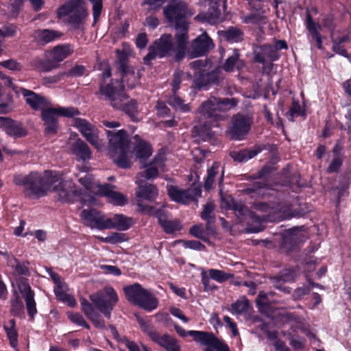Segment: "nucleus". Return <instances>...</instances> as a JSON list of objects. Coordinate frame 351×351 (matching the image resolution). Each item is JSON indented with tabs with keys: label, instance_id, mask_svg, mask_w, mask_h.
I'll return each mask as SVG.
<instances>
[{
	"label": "nucleus",
	"instance_id": "nucleus-42",
	"mask_svg": "<svg viewBox=\"0 0 351 351\" xmlns=\"http://www.w3.org/2000/svg\"><path fill=\"white\" fill-rule=\"evenodd\" d=\"M96 238L101 242L110 244L120 243L127 241L128 239L127 236L125 234L119 232H112L106 237L97 236Z\"/></svg>",
	"mask_w": 351,
	"mask_h": 351
},
{
	"label": "nucleus",
	"instance_id": "nucleus-3",
	"mask_svg": "<svg viewBox=\"0 0 351 351\" xmlns=\"http://www.w3.org/2000/svg\"><path fill=\"white\" fill-rule=\"evenodd\" d=\"M237 104V101L234 98L221 99L215 97L203 102L197 110L198 123L194 126L197 135L212 137L211 128L217 127L218 121L225 118V112Z\"/></svg>",
	"mask_w": 351,
	"mask_h": 351
},
{
	"label": "nucleus",
	"instance_id": "nucleus-11",
	"mask_svg": "<svg viewBox=\"0 0 351 351\" xmlns=\"http://www.w3.org/2000/svg\"><path fill=\"white\" fill-rule=\"evenodd\" d=\"M136 320L143 331L146 332L150 339L166 351H181L179 341L168 334H160L149 328V323L138 315H136Z\"/></svg>",
	"mask_w": 351,
	"mask_h": 351
},
{
	"label": "nucleus",
	"instance_id": "nucleus-19",
	"mask_svg": "<svg viewBox=\"0 0 351 351\" xmlns=\"http://www.w3.org/2000/svg\"><path fill=\"white\" fill-rule=\"evenodd\" d=\"M80 216L85 226L91 229L104 230L106 216L101 213L95 209H84Z\"/></svg>",
	"mask_w": 351,
	"mask_h": 351
},
{
	"label": "nucleus",
	"instance_id": "nucleus-56",
	"mask_svg": "<svg viewBox=\"0 0 351 351\" xmlns=\"http://www.w3.org/2000/svg\"><path fill=\"white\" fill-rule=\"evenodd\" d=\"M16 27L13 25H4L0 28V38L12 37L15 35Z\"/></svg>",
	"mask_w": 351,
	"mask_h": 351
},
{
	"label": "nucleus",
	"instance_id": "nucleus-28",
	"mask_svg": "<svg viewBox=\"0 0 351 351\" xmlns=\"http://www.w3.org/2000/svg\"><path fill=\"white\" fill-rule=\"evenodd\" d=\"M282 236L283 245L294 246L304 241L306 234L302 228H294L285 230Z\"/></svg>",
	"mask_w": 351,
	"mask_h": 351
},
{
	"label": "nucleus",
	"instance_id": "nucleus-62",
	"mask_svg": "<svg viewBox=\"0 0 351 351\" xmlns=\"http://www.w3.org/2000/svg\"><path fill=\"white\" fill-rule=\"evenodd\" d=\"M190 233L197 238L203 239L204 231L202 225H195L192 226L190 229Z\"/></svg>",
	"mask_w": 351,
	"mask_h": 351
},
{
	"label": "nucleus",
	"instance_id": "nucleus-34",
	"mask_svg": "<svg viewBox=\"0 0 351 351\" xmlns=\"http://www.w3.org/2000/svg\"><path fill=\"white\" fill-rule=\"evenodd\" d=\"M295 273L293 271L290 269H286L280 275L272 277L271 280L274 286L276 289H280L285 293H289V289L288 287H283L282 284L284 282L293 281L295 278Z\"/></svg>",
	"mask_w": 351,
	"mask_h": 351
},
{
	"label": "nucleus",
	"instance_id": "nucleus-13",
	"mask_svg": "<svg viewBox=\"0 0 351 351\" xmlns=\"http://www.w3.org/2000/svg\"><path fill=\"white\" fill-rule=\"evenodd\" d=\"M73 47L69 44L59 45L45 53L46 62H40V69L49 71L58 66V64L71 55Z\"/></svg>",
	"mask_w": 351,
	"mask_h": 351
},
{
	"label": "nucleus",
	"instance_id": "nucleus-26",
	"mask_svg": "<svg viewBox=\"0 0 351 351\" xmlns=\"http://www.w3.org/2000/svg\"><path fill=\"white\" fill-rule=\"evenodd\" d=\"M138 189L136 191L137 197L141 199L138 200L137 204L139 202H143V204H148L150 206H155L156 202L152 203L158 196V190L156 186L152 184H138ZM157 203H159L157 202ZM160 203H162V202Z\"/></svg>",
	"mask_w": 351,
	"mask_h": 351
},
{
	"label": "nucleus",
	"instance_id": "nucleus-14",
	"mask_svg": "<svg viewBox=\"0 0 351 351\" xmlns=\"http://www.w3.org/2000/svg\"><path fill=\"white\" fill-rule=\"evenodd\" d=\"M73 126L77 129L86 140L97 149L101 150L104 147L102 141L99 137L97 128L86 119L75 118L73 120Z\"/></svg>",
	"mask_w": 351,
	"mask_h": 351
},
{
	"label": "nucleus",
	"instance_id": "nucleus-51",
	"mask_svg": "<svg viewBox=\"0 0 351 351\" xmlns=\"http://www.w3.org/2000/svg\"><path fill=\"white\" fill-rule=\"evenodd\" d=\"M68 317L70 320L78 326H83L87 329H89V325L86 322L83 316L77 313H69Z\"/></svg>",
	"mask_w": 351,
	"mask_h": 351
},
{
	"label": "nucleus",
	"instance_id": "nucleus-58",
	"mask_svg": "<svg viewBox=\"0 0 351 351\" xmlns=\"http://www.w3.org/2000/svg\"><path fill=\"white\" fill-rule=\"evenodd\" d=\"M135 76L136 77V81H134V77L131 75H128V76L125 77L124 73H122L123 82H126L129 88H133L136 86V84L138 82V79L140 78L141 75L139 71H138L136 73L135 72Z\"/></svg>",
	"mask_w": 351,
	"mask_h": 351
},
{
	"label": "nucleus",
	"instance_id": "nucleus-59",
	"mask_svg": "<svg viewBox=\"0 0 351 351\" xmlns=\"http://www.w3.org/2000/svg\"><path fill=\"white\" fill-rule=\"evenodd\" d=\"M346 40H347V37L343 36V37L341 38L339 43H337L336 42H334V43H333L334 51H335L337 53H338L341 56H345V57L348 56V53H347L346 50L343 48V47L341 45V43L345 42Z\"/></svg>",
	"mask_w": 351,
	"mask_h": 351
},
{
	"label": "nucleus",
	"instance_id": "nucleus-1",
	"mask_svg": "<svg viewBox=\"0 0 351 351\" xmlns=\"http://www.w3.org/2000/svg\"><path fill=\"white\" fill-rule=\"evenodd\" d=\"M13 182L16 185L24 186L25 195L30 198L41 197L49 192L57 191L62 202L82 200L81 190H78L71 180H64L58 171L31 172L27 176L19 174L14 176Z\"/></svg>",
	"mask_w": 351,
	"mask_h": 351
},
{
	"label": "nucleus",
	"instance_id": "nucleus-7",
	"mask_svg": "<svg viewBox=\"0 0 351 351\" xmlns=\"http://www.w3.org/2000/svg\"><path fill=\"white\" fill-rule=\"evenodd\" d=\"M109 142V152L114 162L121 168H129L132 165V154L129 149V138L124 130L115 133L106 131Z\"/></svg>",
	"mask_w": 351,
	"mask_h": 351
},
{
	"label": "nucleus",
	"instance_id": "nucleus-33",
	"mask_svg": "<svg viewBox=\"0 0 351 351\" xmlns=\"http://www.w3.org/2000/svg\"><path fill=\"white\" fill-rule=\"evenodd\" d=\"M72 153L83 161L92 157V152L88 145L80 138H77L71 145Z\"/></svg>",
	"mask_w": 351,
	"mask_h": 351
},
{
	"label": "nucleus",
	"instance_id": "nucleus-6",
	"mask_svg": "<svg viewBox=\"0 0 351 351\" xmlns=\"http://www.w3.org/2000/svg\"><path fill=\"white\" fill-rule=\"evenodd\" d=\"M93 4V14L95 23L100 16L103 4L102 0H88ZM58 17L68 16V22L77 27L87 16V9L84 0H70L62 5L58 10Z\"/></svg>",
	"mask_w": 351,
	"mask_h": 351
},
{
	"label": "nucleus",
	"instance_id": "nucleus-2",
	"mask_svg": "<svg viewBox=\"0 0 351 351\" xmlns=\"http://www.w3.org/2000/svg\"><path fill=\"white\" fill-rule=\"evenodd\" d=\"M221 206L226 210H232L241 222L250 223V221L258 222L257 228L251 230V232H258L263 230L261 225L262 221H278L293 217L291 208L285 203L279 202H256L254 204V208L263 213L258 215L250 211L242 204L235 202L231 197H221Z\"/></svg>",
	"mask_w": 351,
	"mask_h": 351
},
{
	"label": "nucleus",
	"instance_id": "nucleus-43",
	"mask_svg": "<svg viewBox=\"0 0 351 351\" xmlns=\"http://www.w3.org/2000/svg\"><path fill=\"white\" fill-rule=\"evenodd\" d=\"M306 27L311 34L312 38L316 41L317 48L321 49L322 47V41L321 36L317 31V27L320 28V26L315 24L310 16H308Z\"/></svg>",
	"mask_w": 351,
	"mask_h": 351
},
{
	"label": "nucleus",
	"instance_id": "nucleus-16",
	"mask_svg": "<svg viewBox=\"0 0 351 351\" xmlns=\"http://www.w3.org/2000/svg\"><path fill=\"white\" fill-rule=\"evenodd\" d=\"M167 191L171 200L183 204L195 200L202 193L197 187L182 189L176 186H168Z\"/></svg>",
	"mask_w": 351,
	"mask_h": 351
},
{
	"label": "nucleus",
	"instance_id": "nucleus-9",
	"mask_svg": "<svg viewBox=\"0 0 351 351\" xmlns=\"http://www.w3.org/2000/svg\"><path fill=\"white\" fill-rule=\"evenodd\" d=\"M79 182L90 192H94L95 188L97 187L99 194L106 197L114 205L123 206L127 202V199L123 195L114 190V186L107 184H97L93 182V177L90 173H86L84 176L80 178Z\"/></svg>",
	"mask_w": 351,
	"mask_h": 351
},
{
	"label": "nucleus",
	"instance_id": "nucleus-37",
	"mask_svg": "<svg viewBox=\"0 0 351 351\" xmlns=\"http://www.w3.org/2000/svg\"><path fill=\"white\" fill-rule=\"evenodd\" d=\"M3 328L6 332L10 344L16 351L18 349V332L16 329V322L12 319L3 324Z\"/></svg>",
	"mask_w": 351,
	"mask_h": 351
},
{
	"label": "nucleus",
	"instance_id": "nucleus-45",
	"mask_svg": "<svg viewBox=\"0 0 351 351\" xmlns=\"http://www.w3.org/2000/svg\"><path fill=\"white\" fill-rule=\"evenodd\" d=\"M247 307L248 301L245 298H242L232 304L230 311L233 315H241L246 311Z\"/></svg>",
	"mask_w": 351,
	"mask_h": 351
},
{
	"label": "nucleus",
	"instance_id": "nucleus-53",
	"mask_svg": "<svg viewBox=\"0 0 351 351\" xmlns=\"http://www.w3.org/2000/svg\"><path fill=\"white\" fill-rule=\"evenodd\" d=\"M18 287L19 291L23 295L24 298H25L27 295L28 296L34 295L26 279H21L19 283Z\"/></svg>",
	"mask_w": 351,
	"mask_h": 351
},
{
	"label": "nucleus",
	"instance_id": "nucleus-52",
	"mask_svg": "<svg viewBox=\"0 0 351 351\" xmlns=\"http://www.w3.org/2000/svg\"><path fill=\"white\" fill-rule=\"evenodd\" d=\"M23 304L18 296L12 300V312L14 315L19 316L23 314Z\"/></svg>",
	"mask_w": 351,
	"mask_h": 351
},
{
	"label": "nucleus",
	"instance_id": "nucleus-22",
	"mask_svg": "<svg viewBox=\"0 0 351 351\" xmlns=\"http://www.w3.org/2000/svg\"><path fill=\"white\" fill-rule=\"evenodd\" d=\"M213 47L214 45L211 38L206 33H203L192 42L191 48L193 51L190 54V58H193L204 56Z\"/></svg>",
	"mask_w": 351,
	"mask_h": 351
},
{
	"label": "nucleus",
	"instance_id": "nucleus-50",
	"mask_svg": "<svg viewBox=\"0 0 351 351\" xmlns=\"http://www.w3.org/2000/svg\"><path fill=\"white\" fill-rule=\"evenodd\" d=\"M25 299L27 313L31 319H34V315L37 313L36 302L34 300V295H27Z\"/></svg>",
	"mask_w": 351,
	"mask_h": 351
},
{
	"label": "nucleus",
	"instance_id": "nucleus-38",
	"mask_svg": "<svg viewBox=\"0 0 351 351\" xmlns=\"http://www.w3.org/2000/svg\"><path fill=\"white\" fill-rule=\"evenodd\" d=\"M239 54L237 50H234L232 55L229 56L223 65V69L227 71H232L235 68L241 69L244 66V63L239 58Z\"/></svg>",
	"mask_w": 351,
	"mask_h": 351
},
{
	"label": "nucleus",
	"instance_id": "nucleus-55",
	"mask_svg": "<svg viewBox=\"0 0 351 351\" xmlns=\"http://www.w3.org/2000/svg\"><path fill=\"white\" fill-rule=\"evenodd\" d=\"M289 343L295 350H302L305 346V339L298 335L292 336L289 339Z\"/></svg>",
	"mask_w": 351,
	"mask_h": 351
},
{
	"label": "nucleus",
	"instance_id": "nucleus-46",
	"mask_svg": "<svg viewBox=\"0 0 351 351\" xmlns=\"http://www.w3.org/2000/svg\"><path fill=\"white\" fill-rule=\"evenodd\" d=\"M215 209V205L213 202L210 201L204 206L203 210L201 213L202 219L207 221V226L208 227L210 223L214 221V217L213 215Z\"/></svg>",
	"mask_w": 351,
	"mask_h": 351
},
{
	"label": "nucleus",
	"instance_id": "nucleus-10",
	"mask_svg": "<svg viewBox=\"0 0 351 351\" xmlns=\"http://www.w3.org/2000/svg\"><path fill=\"white\" fill-rule=\"evenodd\" d=\"M138 207L141 213L158 218L159 223L166 233L171 234L181 228L178 221L167 219V213L164 209L165 207L164 203H156L154 206L139 202Z\"/></svg>",
	"mask_w": 351,
	"mask_h": 351
},
{
	"label": "nucleus",
	"instance_id": "nucleus-36",
	"mask_svg": "<svg viewBox=\"0 0 351 351\" xmlns=\"http://www.w3.org/2000/svg\"><path fill=\"white\" fill-rule=\"evenodd\" d=\"M158 301L156 296L149 290L145 289L140 299V302L138 306L147 311H152L158 307Z\"/></svg>",
	"mask_w": 351,
	"mask_h": 351
},
{
	"label": "nucleus",
	"instance_id": "nucleus-31",
	"mask_svg": "<svg viewBox=\"0 0 351 351\" xmlns=\"http://www.w3.org/2000/svg\"><path fill=\"white\" fill-rule=\"evenodd\" d=\"M127 300L132 304L138 306L140 299L144 293L145 289L141 285L134 283L123 288Z\"/></svg>",
	"mask_w": 351,
	"mask_h": 351
},
{
	"label": "nucleus",
	"instance_id": "nucleus-30",
	"mask_svg": "<svg viewBox=\"0 0 351 351\" xmlns=\"http://www.w3.org/2000/svg\"><path fill=\"white\" fill-rule=\"evenodd\" d=\"M134 139L136 142V145L133 153L137 159L143 162L152 155V147L149 143L141 139L138 135H135Z\"/></svg>",
	"mask_w": 351,
	"mask_h": 351
},
{
	"label": "nucleus",
	"instance_id": "nucleus-15",
	"mask_svg": "<svg viewBox=\"0 0 351 351\" xmlns=\"http://www.w3.org/2000/svg\"><path fill=\"white\" fill-rule=\"evenodd\" d=\"M252 118L249 115L238 114L232 118L228 134L231 138L241 140L247 135L252 124Z\"/></svg>",
	"mask_w": 351,
	"mask_h": 351
},
{
	"label": "nucleus",
	"instance_id": "nucleus-12",
	"mask_svg": "<svg viewBox=\"0 0 351 351\" xmlns=\"http://www.w3.org/2000/svg\"><path fill=\"white\" fill-rule=\"evenodd\" d=\"M90 300L94 306L103 313L106 317L109 319L112 311L119 300V297L112 287H106L103 291L90 295Z\"/></svg>",
	"mask_w": 351,
	"mask_h": 351
},
{
	"label": "nucleus",
	"instance_id": "nucleus-44",
	"mask_svg": "<svg viewBox=\"0 0 351 351\" xmlns=\"http://www.w3.org/2000/svg\"><path fill=\"white\" fill-rule=\"evenodd\" d=\"M221 35L230 43H238L243 39L242 32L237 27H231L221 32Z\"/></svg>",
	"mask_w": 351,
	"mask_h": 351
},
{
	"label": "nucleus",
	"instance_id": "nucleus-39",
	"mask_svg": "<svg viewBox=\"0 0 351 351\" xmlns=\"http://www.w3.org/2000/svg\"><path fill=\"white\" fill-rule=\"evenodd\" d=\"M260 152L261 149L258 148H255L254 149H243L238 152H231L230 156L234 160L239 162H243L252 158Z\"/></svg>",
	"mask_w": 351,
	"mask_h": 351
},
{
	"label": "nucleus",
	"instance_id": "nucleus-8",
	"mask_svg": "<svg viewBox=\"0 0 351 351\" xmlns=\"http://www.w3.org/2000/svg\"><path fill=\"white\" fill-rule=\"evenodd\" d=\"M163 14L167 21L174 24L177 36L182 34L188 35V18L194 13L189 8L187 3L183 0H171L164 8Z\"/></svg>",
	"mask_w": 351,
	"mask_h": 351
},
{
	"label": "nucleus",
	"instance_id": "nucleus-5",
	"mask_svg": "<svg viewBox=\"0 0 351 351\" xmlns=\"http://www.w3.org/2000/svg\"><path fill=\"white\" fill-rule=\"evenodd\" d=\"M176 42L171 34H165L149 47V52L144 58L145 63H148L156 58H164L173 55L176 61L182 60L186 55L189 35L182 34L180 37L175 34Z\"/></svg>",
	"mask_w": 351,
	"mask_h": 351
},
{
	"label": "nucleus",
	"instance_id": "nucleus-18",
	"mask_svg": "<svg viewBox=\"0 0 351 351\" xmlns=\"http://www.w3.org/2000/svg\"><path fill=\"white\" fill-rule=\"evenodd\" d=\"M174 329L177 334L181 337L190 336L197 343L210 348L211 343L214 341L215 335L212 332L199 330H186L178 324H173Z\"/></svg>",
	"mask_w": 351,
	"mask_h": 351
},
{
	"label": "nucleus",
	"instance_id": "nucleus-17",
	"mask_svg": "<svg viewBox=\"0 0 351 351\" xmlns=\"http://www.w3.org/2000/svg\"><path fill=\"white\" fill-rule=\"evenodd\" d=\"M186 77V74L180 71H176L173 74V80L172 84L173 95L167 99V102L176 110H179L182 112H188L191 110L189 104H184L183 100L176 95V92L180 88L182 81Z\"/></svg>",
	"mask_w": 351,
	"mask_h": 351
},
{
	"label": "nucleus",
	"instance_id": "nucleus-32",
	"mask_svg": "<svg viewBox=\"0 0 351 351\" xmlns=\"http://www.w3.org/2000/svg\"><path fill=\"white\" fill-rule=\"evenodd\" d=\"M62 36V33L60 32L49 29H38L34 34L35 39L43 45L56 40Z\"/></svg>",
	"mask_w": 351,
	"mask_h": 351
},
{
	"label": "nucleus",
	"instance_id": "nucleus-57",
	"mask_svg": "<svg viewBox=\"0 0 351 351\" xmlns=\"http://www.w3.org/2000/svg\"><path fill=\"white\" fill-rule=\"evenodd\" d=\"M1 65L11 71H20L22 68L21 64L13 59L3 61Z\"/></svg>",
	"mask_w": 351,
	"mask_h": 351
},
{
	"label": "nucleus",
	"instance_id": "nucleus-35",
	"mask_svg": "<svg viewBox=\"0 0 351 351\" xmlns=\"http://www.w3.org/2000/svg\"><path fill=\"white\" fill-rule=\"evenodd\" d=\"M221 12L217 6L212 7L207 13H199L195 19L202 22H207L211 25H215L221 21Z\"/></svg>",
	"mask_w": 351,
	"mask_h": 351
},
{
	"label": "nucleus",
	"instance_id": "nucleus-48",
	"mask_svg": "<svg viewBox=\"0 0 351 351\" xmlns=\"http://www.w3.org/2000/svg\"><path fill=\"white\" fill-rule=\"evenodd\" d=\"M304 115V110L298 102H293L290 110L286 114L287 118L291 121H293L295 117Z\"/></svg>",
	"mask_w": 351,
	"mask_h": 351
},
{
	"label": "nucleus",
	"instance_id": "nucleus-27",
	"mask_svg": "<svg viewBox=\"0 0 351 351\" xmlns=\"http://www.w3.org/2000/svg\"><path fill=\"white\" fill-rule=\"evenodd\" d=\"M20 93L25 97L26 103L34 110L43 109L49 104L45 97L32 90L21 88Z\"/></svg>",
	"mask_w": 351,
	"mask_h": 351
},
{
	"label": "nucleus",
	"instance_id": "nucleus-60",
	"mask_svg": "<svg viewBox=\"0 0 351 351\" xmlns=\"http://www.w3.org/2000/svg\"><path fill=\"white\" fill-rule=\"evenodd\" d=\"M100 268L106 274H110L116 276H119L121 274V270L116 266L101 265Z\"/></svg>",
	"mask_w": 351,
	"mask_h": 351
},
{
	"label": "nucleus",
	"instance_id": "nucleus-63",
	"mask_svg": "<svg viewBox=\"0 0 351 351\" xmlns=\"http://www.w3.org/2000/svg\"><path fill=\"white\" fill-rule=\"evenodd\" d=\"M170 313L174 317L180 319L184 323H188L189 319L183 313V312L177 307H171L170 308Z\"/></svg>",
	"mask_w": 351,
	"mask_h": 351
},
{
	"label": "nucleus",
	"instance_id": "nucleus-49",
	"mask_svg": "<svg viewBox=\"0 0 351 351\" xmlns=\"http://www.w3.org/2000/svg\"><path fill=\"white\" fill-rule=\"evenodd\" d=\"M194 85L198 89L206 87L209 84V76L203 73H194Z\"/></svg>",
	"mask_w": 351,
	"mask_h": 351
},
{
	"label": "nucleus",
	"instance_id": "nucleus-64",
	"mask_svg": "<svg viewBox=\"0 0 351 351\" xmlns=\"http://www.w3.org/2000/svg\"><path fill=\"white\" fill-rule=\"evenodd\" d=\"M148 40L145 33L138 34L136 40V47L139 49H143L146 47Z\"/></svg>",
	"mask_w": 351,
	"mask_h": 351
},
{
	"label": "nucleus",
	"instance_id": "nucleus-40",
	"mask_svg": "<svg viewBox=\"0 0 351 351\" xmlns=\"http://www.w3.org/2000/svg\"><path fill=\"white\" fill-rule=\"evenodd\" d=\"M117 58L120 64V69L122 73H124V77L128 76V75H131L134 81H136V77L135 76V71L134 69L127 65V58L124 53L121 52L120 50H117Z\"/></svg>",
	"mask_w": 351,
	"mask_h": 351
},
{
	"label": "nucleus",
	"instance_id": "nucleus-4",
	"mask_svg": "<svg viewBox=\"0 0 351 351\" xmlns=\"http://www.w3.org/2000/svg\"><path fill=\"white\" fill-rule=\"evenodd\" d=\"M111 71L106 68L101 74L99 94L110 101V105L116 109L125 112L134 121H138L137 118L138 107L135 100L132 99L128 103V96L124 93L123 82L110 78Z\"/></svg>",
	"mask_w": 351,
	"mask_h": 351
},
{
	"label": "nucleus",
	"instance_id": "nucleus-29",
	"mask_svg": "<svg viewBox=\"0 0 351 351\" xmlns=\"http://www.w3.org/2000/svg\"><path fill=\"white\" fill-rule=\"evenodd\" d=\"M82 310L87 317L93 322L94 326L98 328H104L105 323L100 315L95 311L92 304L86 300L81 301Z\"/></svg>",
	"mask_w": 351,
	"mask_h": 351
},
{
	"label": "nucleus",
	"instance_id": "nucleus-54",
	"mask_svg": "<svg viewBox=\"0 0 351 351\" xmlns=\"http://www.w3.org/2000/svg\"><path fill=\"white\" fill-rule=\"evenodd\" d=\"M179 243L182 244L185 248H190L195 250H203L205 246L198 241H179Z\"/></svg>",
	"mask_w": 351,
	"mask_h": 351
},
{
	"label": "nucleus",
	"instance_id": "nucleus-47",
	"mask_svg": "<svg viewBox=\"0 0 351 351\" xmlns=\"http://www.w3.org/2000/svg\"><path fill=\"white\" fill-rule=\"evenodd\" d=\"M208 274L210 278L218 282H225L226 280L232 277V275L229 273H226L222 270L215 269H209Z\"/></svg>",
	"mask_w": 351,
	"mask_h": 351
},
{
	"label": "nucleus",
	"instance_id": "nucleus-61",
	"mask_svg": "<svg viewBox=\"0 0 351 351\" xmlns=\"http://www.w3.org/2000/svg\"><path fill=\"white\" fill-rule=\"evenodd\" d=\"M210 348H214L217 351H230L228 346L216 338L215 336L214 337V341L211 343Z\"/></svg>",
	"mask_w": 351,
	"mask_h": 351
},
{
	"label": "nucleus",
	"instance_id": "nucleus-24",
	"mask_svg": "<svg viewBox=\"0 0 351 351\" xmlns=\"http://www.w3.org/2000/svg\"><path fill=\"white\" fill-rule=\"evenodd\" d=\"M0 129L13 138H21L27 134V131L19 122L11 119L0 117Z\"/></svg>",
	"mask_w": 351,
	"mask_h": 351
},
{
	"label": "nucleus",
	"instance_id": "nucleus-23",
	"mask_svg": "<svg viewBox=\"0 0 351 351\" xmlns=\"http://www.w3.org/2000/svg\"><path fill=\"white\" fill-rule=\"evenodd\" d=\"M134 223V221L132 217L123 214H116L111 217L106 216L104 230L116 229L119 231H125L128 230Z\"/></svg>",
	"mask_w": 351,
	"mask_h": 351
},
{
	"label": "nucleus",
	"instance_id": "nucleus-20",
	"mask_svg": "<svg viewBox=\"0 0 351 351\" xmlns=\"http://www.w3.org/2000/svg\"><path fill=\"white\" fill-rule=\"evenodd\" d=\"M165 167V157L163 154H159L154 158L153 163L143 172L140 173L136 178L137 184H143L147 180L153 179L158 176V171Z\"/></svg>",
	"mask_w": 351,
	"mask_h": 351
},
{
	"label": "nucleus",
	"instance_id": "nucleus-41",
	"mask_svg": "<svg viewBox=\"0 0 351 351\" xmlns=\"http://www.w3.org/2000/svg\"><path fill=\"white\" fill-rule=\"evenodd\" d=\"M220 165L217 162L213 163L212 166L207 170V176L204 183V187L207 190H210L213 183L215 182V178L219 172Z\"/></svg>",
	"mask_w": 351,
	"mask_h": 351
},
{
	"label": "nucleus",
	"instance_id": "nucleus-21",
	"mask_svg": "<svg viewBox=\"0 0 351 351\" xmlns=\"http://www.w3.org/2000/svg\"><path fill=\"white\" fill-rule=\"evenodd\" d=\"M80 112L73 107H58L43 109L42 118L45 123L56 122L60 115L66 117H72L78 115Z\"/></svg>",
	"mask_w": 351,
	"mask_h": 351
},
{
	"label": "nucleus",
	"instance_id": "nucleus-25",
	"mask_svg": "<svg viewBox=\"0 0 351 351\" xmlns=\"http://www.w3.org/2000/svg\"><path fill=\"white\" fill-rule=\"evenodd\" d=\"M254 60L259 63H264L265 60L275 61L278 59L279 55L273 45H263L254 47Z\"/></svg>",
	"mask_w": 351,
	"mask_h": 351
}]
</instances>
